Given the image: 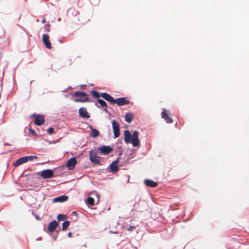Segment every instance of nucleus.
<instances>
[{
	"label": "nucleus",
	"mask_w": 249,
	"mask_h": 249,
	"mask_svg": "<svg viewBox=\"0 0 249 249\" xmlns=\"http://www.w3.org/2000/svg\"><path fill=\"white\" fill-rule=\"evenodd\" d=\"M124 140L127 144L132 143L134 147L138 146L140 144L138 131H135L132 135L129 130H125L124 131Z\"/></svg>",
	"instance_id": "nucleus-1"
},
{
	"label": "nucleus",
	"mask_w": 249,
	"mask_h": 249,
	"mask_svg": "<svg viewBox=\"0 0 249 249\" xmlns=\"http://www.w3.org/2000/svg\"><path fill=\"white\" fill-rule=\"evenodd\" d=\"M91 94L95 98H99L100 96H101L103 99L107 102H109L113 104H115V99L110 95L107 93H102L101 94H100L98 91L95 90H92L91 91Z\"/></svg>",
	"instance_id": "nucleus-2"
},
{
	"label": "nucleus",
	"mask_w": 249,
	"mask_h": 249,
	"mask_svg": "<svg viewBox=\"0 0 249 249\" xmlns=\"http://www.w3.org/2000/svg\"><path fill=\"white\" fill-rule=\"evenodd\" d=\"M73 96L79 98L74 100L75 102H87L89 101L88 95L84 92H75L73 94Z\"/></svg>",
	"instance_id": "nucleus-3"
},
{
	"label": "nucleus",
	"mask_w": 249,
	"mask_h": 249,
	"mask_svg": "<svg viewBox=\"0 0 249 249\" xmlns=\"http://www.w3.org/2000/svg\"><path fill=\"white\" fill-rule=\"evenodd\" d=\"M89 157L90 160L93 163L99 164L101 158L98 156L96 153L92 150L89 151Z\"/></svg>",
	"instance_id": "nucleus-4"
},
{
	"label": "nucleus",
	"mask_w": 249,
	"mask_h": 249,
	"mask_svg": "<svg viewBox=\"0 0 249 249\" xmlns=\"http://www.w3.org/2000/svg\"><path fill=\"white\" fill-rule=\"evenodd\" d=\"M112 128L113 130L114 137L115 138H118L120 136V125L119 123L115 120L112 122Z\"/></svg>",
	"instance_id": "nucleus-5"
},
{
	"label": "nucleus",
	"mask_w": 249,
	"mask_h": 249,
	"mask_svg": "<svg viewBox=\"0 0 249 249\" xmlns=\"http://www.w3.org/2000/svg\"><path fill=\"white\" fill-rule=\"evenodd\" d=\"M170 113L169 110L164 109L161 113V117L166 121L167 123L171 124L173 123V120L170 117Z\"/></svg>",
	"instance_id": "nucleus-6"
},
{
	"label": "nucleus",
	"mask_w": 249,
	"mask_h": 249,
	"mask_svg": "<svg viewBox=\"0 0 249 249\" xmlns=\"http://www.w3.org/2000/svg\"><path fill=\"white\" fill-rule=\"evenodd\" d=\"M130 101L126 97H121L115 99V104H116L118 106L128 105Z\"/></svg>",
	"instance_id": "nucleus-7"
},
{
	"label": "nucleus",
	"mask_w": 249,
	"mask_h": 249,
	"mask_svg": "<svg viewBox=\"0 0 249 249\" xmlns=\"http://www.w3.org/2000/svg\"><path fill=\"white\" fill-rule=\"evenodd\" d=\"M53 176V172L51 169H46L43 170L41 172V176L44 179L50 178Z\"/></svg>",
	"instance_id": "nucleus-8"
},
{
	"label": "nucleus",
	"mask_w": 249,
	"mask_h": 249,
	"mask_svg": "<svg viewBox=\"0 0 249 249\" xmlns=\"http://www.w3.org/2000/svg\"><path fill=\"white\" fill-rule=\"evenodd\" d=\"M76 163L77 160L76 158H71L67 161L66 166L69 170H72L74 168Z\"/></svg>",
	"instance_id": "nucleus-9"
},
{
	"label": "nucleus",
	"mask_w": 249,
	"mask_h": 249,
	"mask_svg": "<svg viewBox=\"0 0 249 249\" xmlns=\"http://www.w3.org/2000/svg\"><path fill=\"white\" fill-rule=\"evenodd\" d=\"M99 151L103 155L109 154L112 151V148L109 146H102L98 148Z\"/></svg>",
	"instance_id": "nucleus-10"
},
{
	"label": "nucleus",
	"mask_w": 249,
	"mask_h": 249,
	"mask_svg": "<svg viewBox=\"0 0 249 249\" xmlns=\"http://www.w3.org/2000/svg\"><path fill=\"white\" fill-rule=\"evenodd\" d=\"M45 123L44 117L43 115L38 114L36 116L34 124L36 125H41Z\"/></svg>",
	"instance_id": "nucleus-11"
},
{
	"label": "nucleus",
	"mask_w": 249,
	"mask_h": 249,
	"mask_svg": "<svg viewBox=\"0 0 249 249\" xmlns=\"http://www.w3.org/2000/svg\"><path fill=\"white\" fill-rule=\"evenodd\" d=\"M42 41L45 46L49 49H51V43L49 40V36L47 34H43L42 36Z\"/></svg>",
	"instance_id": "nucleus-12"
},
{
	"label": "nucleus",
	"mask_w": 249,
	"mask_h": 249,
	"mask_svg": "<svg viewBox=\"0 0 249 249\" xmlns=\"http://www.w3.org/2000/svg\"><path fill=\"white\" fill-rule=\"evenodd\" d=\"M79 115L83 118H89L90 117V115L87 112L86 108L84 107H81L79 109Z\"/></svg>",
	"instance_id": "nucleus-13"
},
{
	"label": "nucleus",
	"mask_w": 249,
	"mask_h": 249,
	"mask_svg": "<svg viewBox=\"0 0 249 249\" xmlns=\"http://www.w3.org/2000/svg\"><path fill=\"white\" fill-rule=\"evenodd\" d=\"M58 225V222L55 220L51 222L48 225L47 229L49 231L53 232Z\"/></svg>",
	"instance_id": "nucleus-14"
},
{
	"label": "nucleus",
	"mask_w": 249,
	"mask_h": 249,
	"mask_svg": "<svg viewBox=\"0 0 249 249\" xmlns=\"http://www.w3.org/2000/svg\"><path fill=\"white\" fill-rule=\"evenodd\" d=\"M110 171L113 173L116 172L118 170V160H116L110 164Z\"/></svg>",
	"instance_id": "nucleus-15"
},
{
	"label": "nucleus",
	"mask_w": 249,
	"mask_h": 249,
	"mask_svg": "<svg viewBox=\"0 0 249 249\" xmlns=\"http://www.w3.org/2000/svg\"><path fill=\"white\" fill-rule=\"evenodd\" d=\"M26 162H27V160L26 157H23L16 160L13 165L14 166H18L24 163H26Z\"/></svg>",
	"instance_id": "nucleus-16"
},
{
	"label": "nucleus",
	"mask_w": 249,
	"mask_h": 249,
	"mask_svg": "<svg viewBox=\"0 0 249 249\" xmlns=\"http://www.w3.org/2000/svg\"><path fill=\"white\" fill-rule=\"evenodd\" d=\"M144 184L146 186L150 187H156L158 186V183L151 179H146L144 180Z\"/></svg>",
	"instance_id": "nucleus-17"
},
{
	"label": "nucleus",
	"mask_w": 249,
	"mask_h": 249,
	"mask_svg": "<svg viewBox=\"0 0 249 249\" xmlns=\"http://www.w3.org/2000/svg\"><path fill=\"white\" fill-rule=\"evenodd\" d=\"M68 196H61L53 199V202H63L67 200Z\"/></svg>",
	"instance_id": "nucleus-18"
},
{
	"label": "nucleus",
	"mask_w": 249,
	"mask_h": 249,
	"mask_svg": "<svg viewBox=\"0 0 249 249\" xmlns=\"http://www.w3.org/2000/svg\"><path fill=\"white\" fill-rule=\"evenodd\" d=\"M97 102L100 104V107H104V110L107 112V104L106 102L103 100L99 98H98Z\"/></svg>",
	"instance_id": "nucleus-19"
},
{
	"label": "nucleus",
	"mask_w": 249,
	"mask_h": 249,
	"mask_svg": "<svg viewBox=\"0 0 249 249\" xmlns=\"http://www.w3.org/2000/svg\"><path fill=\"white\" fill-rule=\"evenodd\" d=\"M91 134L90 136L92 138H96L99 135V132L97 129L93 128L92 126H91Z\"/></svg>",
	"instance_id": "nucleus-20"
},
{
	"label": "nucleus",
	"mask_w": 249,
	"mask_h": 249,
	"mask_svg": "<svg viewBox=\"0 0 249 249\" xmlns=\"http://www.w3.org/2000/svg\"><path fill=\"white\" fill-rule=\"evenodd\" d=\"M133 120V115L131 113H127L125 116V121L127 123H131Z\"/></svg>",
	"instance_id": "nucleus-21"
},
{
	"label": "nucleus",
	"mask_w": 249,
	"mask_h": 249,
	"mask_svg": "<svg viewBox=\"0 0 249 249\" xmlns=\"http://www.w3.org/2000/svg\"><path fill=\"white\" fill-rule=\"evenodd\" d=\"M87 203L89 206H92L94 205V199L92 197H88L87 199Z\"/></svg>",
	"instance_id": "nucleus-22"
},
{
	"label": "nucleus",
	"mask_w": 249,
	"mask_h": 249,
	"mask_svg": "<svg viewBox=\"0 0 249 249\" xmlns=\"http://www.w3.org/2000/svg\"><path fill=\"white\" fill-rule=\"evenodd\" d=\"M70 222L69 221H65L62 224V230L65 231L70 226Z\"/></svg>",
	"instance_id": "nucleus-23"
},
{
	"label": "nucleus",
	"mask_w": 249,
	"mask_h": 249,
	"mask_svg": "<svg viewBox=\"0 0 249 249\" xmlns=\"http://www.w3.org/2000/svg\"><path fill=\"white\" fill-rule=\"evenodd\" d=\"M67 218V216L66 215L62 214H59L57 215V219L58 221H63L65 220Z\"/></svg>",
	"instance_id": "nucleus-24"
},
{
	"label": "nucleus",
	"mask_w": 249,
	"mask_h": 249,
	"mask_svg": "<svg viewBox=\"0 0 249 249\" xmlns=\"http://www.w3.org/2000/svg\"><path fill=\"white\" fill-rule=\"evenodd\" d=\"M26 158V159L27 160V161L28 160L32 161L34 160H36L38 158V157L36 156H25Z\"/></svg>",
	"instance_id": "nucleus-25"
},
{
	"label": "nucleus",
	"mask_w": 249,
	"mask_h": 249,
	"mask_svg": "<svg viewBox=\"0 0 249 249\" xmlns=\"http://www.w3.org/2000/svg\"><path fill=\"white\" fill-rule=\"evenodd\" d=\"M54 131V129L53 127H50L48 130V133L50 135L52 134Z\"/></svg>",
	"instance_id": "nucleus-26"
},
{
	"label": "nucleus",
	"mask_w": 249,
	"mask_h": 249,
	"mask_svg": "<svg viewBox=\"0 0 249 249\" xmlns=\"http://www.w3.org/2000/svg\"><path fill=\"white\" fill-rule=\"evenodd\" d=\"M136 229L135 226H130L129 227L126 228V230L128 231H134V229Z\"/></svg>",
	"instance_id": "nucleus-27"
},
{
	"label": "nucleus",
	"mask_w": 249,
	"mask_h": 249,
	"mask_svg": "<svg viewBox=\"0 0 249 249\" xmlns=\"http://www.w3.org/2000/svg\"><path fill=\"white\" fill-rule=\"evenodd\" d=\"M29 131L33 135H36V132L34 130H33L32 129H30Z\"/></svg>",
	"instance_id": "nucleus-28"
},
{
	"label": "nucleus",
	"mask_w": 249,
	"mask_h": 249,
	"mask_svg": "<svg viewBox=\"0 0 249 249\" xmlns=\"http://www.w3.org/2000/svg\"><path fill=\"white\" fill-rule=\"evenodd\" d=\"M68 236L69 237H71V236H72L71 233V232H69L68 233Z\"/></svg>",
	"instance_id": "nucleus-29"
},
{
	"label": "nucleus",
	"mask_w": 249,
	"mask_h": 249,
	"mask_svg": "<svg viewBox=\"0 0 249 249\" xmlns=\"http://www.w3.org/2000/svg\"><path fill=\"white\" fill-rule=\"evenodd\" d=\"M42 23H44L46 22V20L45 18H43L41 20Z\"/></svg>",
	"instance_id": "nucleus-30"
},
{
	"label": "nucleus",
	"mask_w": 249,
	"mask_h": 249,
	"mask_svg": "<svg viewBox=\"0 0 249 249\" xmlns=\"http://www.w3.org/2000/svg\"><path fill=\"white\" fill-rule=\"evenodd\" d=\"M92 194H94L98 197V195L96 193V192H94L92 193Z\"/></svg>",
	"instance_id": "nucleus-31"
},
{
	"label": "nucleus",
	"mask_w": 249,
	"mask_h": 249,
	"mask_svg": "<svg viewBox=\"0 0 249 249\" xmlns=\"http://www.w3.org/2000/svg\"><path fill=\"white\" fill-rule=\"evenodd\" d=\"M34 116H35V114H33V115H32L31 116V117H34Z\"/></svg>",
	"instance_id": "nucleus-32"
}]
</instances>
